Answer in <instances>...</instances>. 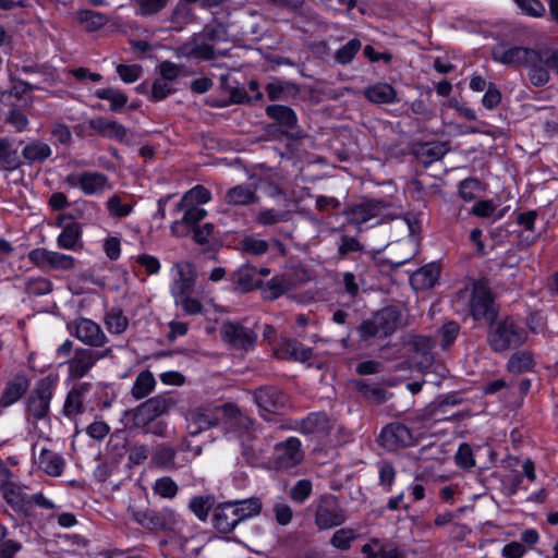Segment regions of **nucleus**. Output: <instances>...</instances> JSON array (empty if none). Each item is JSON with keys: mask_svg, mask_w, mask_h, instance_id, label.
Returning a JSON list of instances; mask_svg holds the SVG:
<instances>
[{"mask_svg": "<svg viewBox=\"0 0 558 558\" xmlns=\"http://www.w3.org/2000/svg\"><path fill=\"white\" fill-rule=\"evenodd\" d=\"M492 58L505 65L527 68L530 82L536 87L549 82V70L558 74V50L550 48L533 49L501 44L493 48Z\"/></svg>", "mask_w": 558, "mask_h": 558, "instance_id": "nucleus-1", "label": "nucleus"}, {"mask_svg": "<svg viewBox=\"0 0 558 558\" xmlns=\"http://www.w3.org/2000/svg\"><path fill=\"white\" fill-rule=\"evenodd\" d=\"M175 405L177 400L170 393L157 395L125 411L124 417L132 428L143 434L165 437L167 424L158 418L168 415Z\"/></svg>", "mask_w": 558, "mask_h": 558, "instance_id": "nucleus-2", "label": "nucleus"}, {"mask_svg": "<svg viewBox=\"0 0 558 558\" xmlns=\"http://www.w3.org/2000/svg\"><path fill=\"white\" fill-rule=\"evenodd\" d=\"M349 434L337 420L316 413V464H325L337 456V448L349 440Z\"/></svg>", "mask_w": 558, "mask_h": 558, "instance_id": "nucleus-3", "label": "nucleus"}, {"mask_svg": "<svg viewBox=\"0 0 558 558\" xmlns=\"http://www.w3.org/2000/svg\"><path fill=\"white\" fill-rule=\"evenodd\" d=\"M487 327L486 342L494 353L518 349L527 339V331L508 315L495 319Z\"/></svg>", "mask_w": 558, "mask_h": 558, "instance_id": "nucleus-4", "label": "nucleus"}, {"mask_svg": "<svg viewBox=\"0 0 558 558\" xmlns=\"http://www.w3.org/2000/svg\"><path fill=\"white\" fill-rule=\"evenodd\" d=\"M401 325V310L396 305H389L377 311L372 318L364 320L359 326V332L364 340L373 337L386 338L396 332Z\"/></svg>", "mask_w": 558, "mask_h": 558, "instance_id": "nucleus-5", "label": "nucleus"}, {"mask_svg": "<svg viewBox=\"0 0 558 558\" xmlns=\"http://www.w3.org/2000/svg\"><path fill=\"white\" fill-rule=\"evenodd\" d=\"M221 404L203 402L191 405L184 414L186 428L191 436L219 426Z\"/></svg>", "mask_w": 558, "mask_h": 558, "instance_id": "nucleus-6", "label": "nucleus"}, {"mask_svg": "<svg viewBox=\"0 0 558 558\" xmlns=\"http://www.w3.org/2000/svg\"><path fill=\"white\" fill-rule=\"evenodd\" d=\"M470 313L474 320L483 322L487 326L499 316V305L495 303V295L483 282H476L473 287Z\"/></svg>", "mask_w": 558, "mask_h": 558, "instance_id": "nucleus-7", "label": "nucleus"}, {"mask_svg": "<svg viewBox=\"0 0 558 558\" xmlns=\"http://www.w3.org/2000/svg\"><path fill=\"white\" fill-rule=\"evenodd\" d=\"M54 380L44 377L36 384L26 400V411L35 421L43 420L49 413L53 396Z\"/></svg>", "mask_w": 558, "mask_h": 558, "instance_id": "nucleus-8", "label": "nucleus"}, {"mask_svg": "<svg viewBox=\"0 0 558 558\" xmlns=\"http://www.w3.org/2000/svg\"><path fill=\"white\" fill-rule=\"evenodd\" d=\"M416 441L417 438L413 435L412 430L400 422L386 425L377 438L378 445L388 451L412 447Z\"/></svg>", "mask_w": 558, "mask_h": 558, "instance_id": "nucleus-9", "label": "nucleus"}, {"mask_svg": "<svg viewBox=\"0 0 558 558\" xmlns=\"http://www.w3.org/2000/svg\"><path fill=\"white\" fill-rule=\"evenodd\" d=\"M219 414V426L226 435L240 438L248 432L252 421L232 403L221 404Z\"/></svg>", "mask_w": 558, "mask_h": 558, "instance_id": "nucleus-10", "label": "nucleus"}, {"mask_svg": "<svg viewBox=\"0 0 558 558\" xmlns=\"http://www.w3.org/2000/svg\"><path fill=\"white\" fill-rule=\"evenodd\" d=\"M68 328L72 336L89 348H101L108 342L101 327L89 318L78 317Z\"/></svg>", "mask_w": 558, "mask_h": 558, "instance_id": "nucleus-11", "label": "nucleus"}, {"mask_svg": "<svg viewBox=\"0 0 558 558\" xmlns=\"http://www.w3.org/2000/svg\"><path fill=\"white\" fill-rule=\"evenodd\" d=\"M389 205L384 201L367 199L359 204H354L343 210L348 218V222L354 226H361L372 219H380L385 217V210Z\"/></svg>", "mask_w": 558, "mask_h": 558, "instance_id": "nucleus-12", "label": "nucleus"}, {"mask_svg": "<svg viewBox=\"0 0 558 558\" xmlns=\"http://www.w3.org/2000/svg\"><path fill=\"white\" fill-rule=\"evenodd\" d=\"M64 182L72 187H80L86 195H100L112 189L108 177L98 171L72 173L65 177Z\"/></svg>", "mask_w": 558, "mask_h": 558, "instance_id": "nucleus-13", "label": "nucleus"}, {"mask_svg": "<svg viewBox=\"0 0 558 558\" xmlns=\"http://www.w3.org/2000/svg\"><path fill=\"white\" fill-rule=\"evenodd\" d=\"M106 353H100L88 348H77L74 350L72 357L66 360L68 376L70 379H81L95 366V364L106 356Z\"/></svg>", "mask_w": 558, "mask_h": 558, "instance_id": "nucleus-14", "label": "nucleus"}, {"mask_svg": "<svg viewBox=\"0 0 558 558\" xmlns=\"http://www.w3.org/2000/svg\"><path fill=\"white\" fill-rule=\"evenodd\" d=\"M28 259L43 270H70L74 267V257L44 247L34 248L28 253Z\"/></svg>", "mask_w": 558, "mask_h": 558, "instance_id": "nucleus-15", "label": "nucleus"}, {"mask_svg": "<svg viewBox=\"0 0 558 558\" xmlns=\"http://www.w3.org/2000/svg\"><path fill=\"white\" fill-rule=\"evenodd\" d=\"M221 339L234 349L250 350L254 347L257 335L240 323L227 322L220 328Z\"/></svg>", "mask_w": 558, "mask_h": 558, "instance_id": "nucleus-16", "label": "nucleus"}, {"mask_svg": "<svg viewBox=\"0 0 558 558\" xmlns=\"http://www.w3.org/2000/svg\"><path fill=\"white\" fill-rule=\"evenodd\" d=\"M132 519L145 529L159 531L172 529L177 523V513L170 508H163L159 511H134Z\"/></svg>", "mask_w": 558, "mask_h": 558, "instance_id": "nucleus-17", "label": "nucleus"}, {"mask_svg": "<svg viewBox=\"0 0 558 558\" xmlns=\"http://www.w3.org/2000/svg\"><path fill=\"white\" fill-rule=\"evenodd\" d=\"M303 457L301 441L295 437L278 442L274 448V465L278 470H288L298 465Z\"/></svg>", "mask_w": 558, "mask_h": 558, "instance_id": "nucleus-18", "label": "nucleus"}, {"mask_svg": "<svg viewBox=\"0 0 558 558\" xmlns=\"http://www.w3.org/2000/svg\"><path fill=\"white\" fill-rule=\"evenodd\" d=\"M172 272V296H180L185 293H192L194 291L197 275L195 266L192 263L187 260L178 262L173 265Z\"/></svg>", "mask_w": 558, "mask_h": 558, "instance_id": "nucleus-19", "label": "nucleus"}, {"mask_svg": "<svg viewBox=\"0 0 558 558\" xmlns=\"http://www.w3.org/2000/svg\"><path fill=\"white\" fill-rule=\"evenodd\" d=\"M183 213L181 219H175L171 226V234L178 238L189 235L190 231L193 230L196 225L203 220L206 216V210L199 206L187 205L184 208H180V202L175 205L173 214Z\"/></svg>", "mask_w": 558, "mask_h": 558, "instance_id": "nucleus-20", "label": "nucleus"}, {"mask_svg": "<svg viewBox=\"0 0 558 558\" xmlns=\"http://www.w3.org/2000/svg\"><path fill=\"white\" fill-rule=\"evenodd\" d=\"M254 398L257 405L265 412L281 413L288 404L287 396L277 387L265 386L255 390Z\"/></svg>", "mask_w": 558, "mask_h": 558, "instance_id": "nucleus-21", "label": "nucleus"}, {"mask_svg": "<svg viewBox=\"0 0 558 558\" xmlns=\"http://www.w3.org/2000/svg\"><path fill=\"white\" fill-rule=\"evenodd\" d=\"M324 505L316 508V525L322 530L341 525L345 521L344 511L332 496L322 498Z\"/></svg>", "mask_w": 558, "mask_h": 558, "instance_id": "nucleus-22", "label": "nucleus"}, {"mask_svg": "<svg viewBox=\"0 0 558 558\" xmlns=\"http://www.w3.org/2000/svg\"><path fill=\"white\" fill-rule=\"evenodd\" d=\"M220 89L222 95L226 96V99L219 101L215 106L217 107H227L232 104H250L252 102V97L247 94L244 86L233 80L229 74L220 75Z\"/></svg>", "mask_w": 558, "mask_h": 558, "instance_id": "nucleus-23", "label": "nucleus"}, {"mask_svg": "<svg viewBox=\"0 0 558 558\" xmlns=\"http://www.w3.org/2000/svg\"><path fill=\"white\" fill-rule=\"evenodd\" d=\"M211 522L214 527L222 534H229L235 530L240 522L231 500L220 502L214 508Z\"/></svg>", "mask_w": 558, "mask_h": 558, "instance_id": "nucleus-24", "label": "nucleus"}, {"mask_svg": "<svg viewBox=\"0 0 558 558\" xmlns=\"http://www.w3.org/2000/svg\"><path fill=\"white\" fill-rule=\"evenodd\" d=\"M434 341L430 337L414 336L409 342L411 351L414 353L413 359L420 371L424 372L434 363Z\"/></svg>", "mask_w": 558, "mask_h": 558, "instance_id": "nucleus-25", "label": "nucleus"}, {"mask_svg": "<svg viewBox=\"0 0 558 558\" xmlns=\"http://www.w3.org/2000/svg\"><path fill=\"white\" fill-rule=\"evenodd\" d=\"M440 275V266L437 263H429L416 270L410 278L415 290H428L435 287Z\"/></svg>", "mask_w": 558, "mask_h": 558, "instance_id": "nucleus-26", "label": "nucleus"}, {"mask_svg": "<svg viewBox=\"0 0 558 558\" xmlns=\"http://www.w3.org/2000/svg\"><path fill=\"white\" fill-rule=\"evenodd\" d=\"M90 387L89 383H80L69 391L63 405L65 416L72 417L84 412V397Z\"/></svg>", "mask_w": 558, "mask_h": 558, "instance_id": "nucleus-27", "label": "nucleus"}, {"mask_svg": "<svg viewBox=\"0 0 558 558\" xmlns=\"http://www.w3.org/2000/svg\"><path fill=\"white\" fill-rule=\"evenodd\" d=\"M234 289L241 292H248L262 287V280L257 277V268L251 265L241 266L232 275Z\"/></svg>", "mask_w": 558, "mask_h": 558, "instance_id": "nucleus-28", "label": "nucleus"}, {"mask_svg": "<svg viewBox=\"0 0 558 558\" xmlns=\"http://www.w3.org/2000/svg\"><path fill=\"white\" fill-rule=\"evenodd\" d=\"M88 126L98 135L116 140L124 141L126 137V129L117 121H110L105 118H96L88 121Z\"/></svg>", "mask_w": 558, "mask_h": 558, "instance_id": "nucleus-29", "label": "nucleus"}, {"mask_svg": "<svg viewBox=\"0 0 558 558\" xmlns=\"http://www.w3.org/2000/svg\"><path fill=\"white\" fill-rule=\"evenodd\" d=\"M277 354L281 359L307 362L312 357V349L304 347L295 339H286L281 342L277 350Z\"/></svg>", "mask_w": 558, "mask_h": 558, "instance_id": "nucleus-30", "label": "nucleus"}, {"mask_svg": "<svg viewBox=\"0 0 558 558\" xmlns=\"http://www.w3.org/2000/svg\"><path fill=\"white\" fill-rule=\"evenodd\" d=\"M266 114L268 118L277 121L281 126L286 128L287 130L284 133L287 135H290L291 137L296 136V133H292L291 131L295 128L298 119L290 107L271 105L266 108Z\"/></svg>", "mask_w": 558, "mask_h": 558, "instance_id": "nucleus-31", "label": "nucleus"}, {"mask_svg": "<svg viewBox=\"0 0 558 558\" xmlns=\"http://www.w3.org/2000/svg\"><path fill=\"white\" fill-rule=\"evenodd\" d=\"M449 149V144L447 142L422 143L417 145L415 155L424 166H428L440 160Z\"/></svg>", "mask_w": 558, "mask_h": 558, "instance_id": "nucleus-32", "label": "nucleus"}, {"mask_svg": "<svg viewBox=\"0 0 558 558\" xmlns=\"http://www.w3.org/2000/svg\"><path fill=\"white\" fill-rule=\"evenodd\" d=\"M177 450L168 444H159L151 453L150 463L153 466L163 471H174L178 469L175 463Z\"/></svg>", "mask_w": 558, "mask_h": 558, "instance_id": "nucleus-33", "label": "nucleus"}, {"mask_svg": "<svg viewBox=\"0 0 558 558\" xmlns=\"http://www.w3.org/2000/svg\"><path fill=\"white\" fill-rule=\"evenodd\" d=\"M364 96L371 102L393 104L397 101V92L388 83H376L365 88Z\"/></svg>", "mask_w": 558, "mask_h": 558, "instance_id": "nucleus-34", "label": "nucleus"}, {"mask_svg": "<svg viewBox=\"0 0 558 558\" xmlns=\"http://www.w3.org/2000/svg\"><path fill=\"white\" fill-rule=\"evenodd\" d=\"M28 389V380L24 376H17L9 381L1 395L0 405L7 408L15 403Z\"/></svg>", "mask_w": 558, "mask_h": 558, "instance_id": "nucleus-35", "label": "nucleus"}, {"mask_svg": "<svg viewBox=\"0 0 558 558\" xmlns=\"http://www.w3.org/2000/svg\"><path fill=\"white\" fill-rule=\"evenodd\" d=\"M3 499L15 510H22L27 501L26 495L20 485L7 478L0 483Z\"/></svg>", "mask_w": 558, "mask_h": 558, "instance_id": "nucleus-36", "label": "nucleus"}, {"mask_svg": "<svg viewBox=\"0 0 558 558\" xmlns=\"http://www.w3.org/2000/svg\"><path fill=\"white\" fill-rule=\"evenodd\" d=\"M38 465L48 475L60 476L64 468V460L59 453L43 448L38 457Z\"/></svg>", "mask_w": 558, "mask_h": 558, "instance_id": "nucleus-37", "label": "nucleus"}, {"mask_svg": "<svg viewBox=\"0 0 558 558\" xmlns=\"http://www.w3.org/2000/svg\"><path fill=\"white\" fill-rule=\"evenodd\" d=\"M231 502L234 505V510L240 523L258 515L263 510V502L258 497L236 499L231 500Z\"/></svg>", "mask_w": 558, "mask_h": 558, "instance_id": "nucleus-38", "label": "nucleus"}, {"mask_svg": "<svg viewBox=\"0 0 558 558\" xmlns=\"http://www.w3.org/2000/svg\"><path fill=\"white\" fill-rule=\"evenodd\" d=\"M156 387V379L153 373L148 369L142 371L137 374L131 395L135 400H142L146 398Z\"/></svg>", "mask_w": 558, "mask_h": 558, "instance_id": "nucleus-39", "label": "nucleus"}, {"mask_svg": "<svg viewBox=\"0 0 558 558\" xmlns=\"http://www.w3.org/2000/svg\"><path fill=\"white\" fill-rule=\"evenodd\" d=\"M21 158L13 143L7 137H0V168L12 171L21 166Z\"/></svg>", "mask_w": 558, "mask_h": 558, "instance_id": "nucleus-40", "label": "nucleus"}, {"mask_svg": "<svg viewBox=\"0 0 558 558\" xmlns=\"http://www.w3.org/2000/svg\"><path fill=\"white\" fill-rule=\"evenodd\" d=\"M51 148L41 141H33L28 143L22 150V156L29 165L41 163L51 156Z\"/></svg>", "mask_w": 558, "mask_h": 558, "instance_id": "nucleus-41", "label": "nucleus"}, {"mask_svg": "<svg viewBox=\"0 0 558 558\" xmlns=\"http://www.w3.org/2000/svg\"><path fill=\"white\" fill-rule=\"evenodd\" d=\"M535 362L531 352L518 351L508 360L507 369L512 374H523L532 371Z\"/></svg>", "mask_w": 558, "mask_h": 558, "instance_id": "nucleus-42", "label": "nucleus"}, {"mask_svg": "<svg viewBox=\"0 0 558 558\" xmlns=\"http://www.w3.org/2000/svg\"><path fill=\"white\" fill-rule=\"evenodd\" d=\"M81 235L82 229L77 222L68 223L57 239L58 246L63 250H75Z\"/></svg>", "mask_w": 558, "mask_h": 558, "instance_id": "nucleus-43", "label": "nucleus"}, {"mask_svg": "<svg viewBox=\"0 0 558 558\" xmlns=\"http://www.w3.org/2000/svg\"><path fill=\"white\" fill-rule=\"evenodd\" d=\"M254 198L255 193L248 185L233 186L225 196V201L229 205H247L251 204Z\"/></svg>", "mask_w": 558, "mask_h": 558, "instance_id": "nucleus-44", "label": "nucleus"}, {"mask_svg": "<svg viewBox=\"0 0 558 558\" xmlns=\"http://www.w3.org/2000/svg\"><path fill=\"white\" fill-rule=\"evenodd\" d=\"M77 20L87 32H95L107 24L108 17L93 10H82L77 12Z\"/></svg>", "mask_w": 558, "mask_h": 558, "instance_id": "nucleus-45", "label": "nucleus"}, {"mask_svg": "<svg viewBox=\"0 0 558 558\" xmlns=\"http://www.w3.org/2000/svg\"><path fill=\"white\" fill-rule=\"evenodd\" d=\"M183 53L190 58L202 60H214L217 56L214 46L207 41L186 44L183 47Z\"/></svg>", "mask_w": 558, "mask_h": 558, "instance_id": "nucleus-46", "label": "nucleus"}, {"mask_svg": "<svg viewBox=\"0 0 558 558\" xmlns=\"http://www.w3.org/2000/svg\"><path fill=\"white\" fill-rule=\"evenodd\" d=\"M95 96L99 99L110 101V109L112 111L120 110L129 100L128 96L123 92L112 87L97 89L95 92Z\"/></svg>", "mask_w": 558, "mask_h": 558, "instance_id": "nucleus-47", "label": "nucleus"}, {"mask_svg": "<svg viewBox=\"0 0 558 558\" xmlns=\"http://www.w3.org/2000/svg\"><path fill=\"white\" fill-rule=\"evenodd\" d=\"M105 324L111 333L120 335L126 330L129 326V319L123 314L121 308L113 307L107 312Z\"/></svg>", "mask_w": 558, "mask_h": 558, "instance_id": "nucleus-48", "label": "nucleus"}, {"mask_svg": "<svg viewBox=\"0 0 558 558\" xmlns=\"http://www.w3.org/2000/svg\"><path fill=\"white\" fill-rule=\"evenodd\" d=\"M210 192L203 185H196L187 191L180 201V208H184L187 205L199 206L210 201Z\"/></svg>", "mask_w": 558, "mask_h": 558, "instance_id": "nucleus-49", "label": "nucleus"}, {"mask_svg": "<svg viewBox=\"0 0 558 558\" xmlns=\"http://www.w3.org/2000/svg\"><path fill=\"white\" fill-rule=\"evenodd\" d=\"M362 43L357 38L350 39L345 45L336 50L333 59L337 63L347 65L352 62L356 53L360 51Z\"/></svg>", "mask_w": 558, "mask_h": 558, "instance_id": "nucleus-50", "label": "nucleus"}, {"mask_svg": "<svg viewBox=\"0 0 558 558\" xmlns=\"http://www.w3.org/2000/svg\"><path fill=\"white\" fill-rule=\"evenodd\" d=\"M214 504L211 496H195L190 500L189 508L199 520L205 521Z\"/></svg>", "mask_w": 558, "mask_h": 558, "instance_id": "nucleus-51", "label": "nucleus"}, {"mask_svg": "<svg viewBox=\"0 0 558 558\" xmlns=\"http://www.w3.org/2000/svg\"><path fill=\"white\" fill-rule=\"evenodd\" d=\"M136 7V14L141 16H150L162 11L169 0H132Z\"/></svg>", "mask_w": 558, "mask_h": 558, "instance_id": "nucleus-52", "label": "nucleus"}, {"mask_svg": "<svg viewBox=\"0 0 558 558\" xmlns=\"http://www.w3.org/2000/svg\"><path fill=\"white\" fill-rule=\"evenodd\" d=\"M107 210L109 215L114 218H124L129 216L133 210V204L123 203L122 197L119 194H114L106 202Z\"/></svg>", "mask_w": 558, "mask_h": 558, "instance_id": "nucleus-53", "label": "nucleus"}, {"mask_svg": "<svg viewBox=\"0 0 558 558\" xmlns=\"http://www.w3.org/2000/svg\"><path fill=\"white\" fill-rule=\"evenodd\" d=\"M356 387L363 397L371 399L378 404L384 403L387 399L385 389L379 385L371 384L366 380H360L356 383Z\"/></svg>", "mask_w": 558, "mask_h": 558, "instance_id": "nucleus-54", "label": "nucleus"}, {"mask_svg": "<svg viewBox=\"0 0 558 558\" xmlns=\"http://www.w3.org/2000/svg\"><path fill=\"white\" fill-rule=\"evenodd\" d=\"M438 332L440 337V345L444 350H447L452 345L460 333V325L454 320L447 322Z\"/></svg>", "mask_w": 558, "mask_h": 558, "instance_id": "nucleus-55", "label": "nucleus"}, {"mask_svg": "<svg viewBox=\"0 0 558 558\" xmlns=\"http://www.w3.org/2000/svg\"><path fill=\"white\" fill-rule=\"evenodd\" d=\"M153 488L157 495L163 498H173L179 490L177 483L169 476L158 478Z\"/></svg>", "mask_w": 558, "mask_h": 558, "instance_id": "nucleus-56", "label": "nucleus"}, {"mask_svg": "<svg viewBox=\"0 0 558 558\" xmlns=\"http://www.w3.org/2000/svg\"><path fill=\"white\" fill-rule=\"evenodd\" d=\"M357 537L356 533L352 529H340L336 531L330 539L333 547L347 550L351 546V542Z\"/></svg>", "mask_w": 558, "mask_h": 558, "instance_id": "nucleus-57", "label": "nucleus"}, {"mask_svg": "<svg viewBox=\"0 0 558 558\" xmlns=\"http://www.w3.org/2000/svg\"><path fill=\"white\" fill-rule=\"evenodd\" d=\"M378 475H379V485L384 486L386 492H390L391 486L396 480V469L391 462L380 461L378 463Z\"/></svg>", "mask_w": 558, "mask_h": 558, "instance_id": "nucleus-58", "label": "nucleus"}, {"mask_svg": "<svg viewBox=\"0 0 558 558\" xmlns=\"http://www.w3.org/2000/svg\"><path fill=\"white\" fill-rule=\"evenodd\" d=\"M177 305H180L187 315H196L203 312V305L191 296V293L173 296Z\"/></svg>", "mask_w": 558, "mask_h": 558, "instance_id": "nucleus-59", "label": "nucleus"}, {"mask_svg": "<svg viewBox=\"0 0 558 558\" xmlns=\"http://www.w3.org/2000/svg\"><path fill=\"white\" fill-rule=\"evenodd\" d=\"M174 92L175 89L171 86L169 82L159 78L153 83L148 98L149 100L157 102L163 100Z\"/></svg>", "mask_w": 558, "mask_h": 558, "instance_id": "nucleus-60", "label": "nucleus"}, {"mask_svg": "<svg viewBox=\"0 0 558 558\" xmlns=\"http://www.w3.org/2000/svg\"><path fill=\"white\" fill-rule=\"evenodd\" d=\"M287 290L286 282L280 277L271 278L263 288V295L267 300H275L282 295Z\"/></svg>", "mask_w": 558, "mask_h": 558, "instance_id": "nucleus-61", "label": "nucleus"}, {"mask_svg": "<svg viewBox=\"0 0 558 558\" xmlns=\"http://www.w3.org/2000/svg\"><path fill=\"white\" fill-rule=\"evenodd\" d=\"M117 73L124 83H133L143 74V68L140 64H119Z\"/></svg>", "mask_w": 558, "mask_h": 558, "instance_id": "nucleus-62", "label": "nucleus"}, {"mask_svg": "<svg viewBox=\"0 0 558 558\" xmlns=\"http://www.w3.org/2000/svg\"><path fill=\"white\" fill-rule=\"evenodd\" d=\"M454 460L457 465L462 469H471L472 466H474L475 461L471 446L466 442L461 444L454 456Z\"/></svg>", "mask_w": 558, "mask_h": 558, "instance_id": "nucleus-63", "label": "nucleus"}, {"mask_svg": "<svg viewBox=\"0 0 558 558\" xmlns=\"http://www.w3.org/2000/svg\"><path fill=\"white\" fill-rule=\"evenodd\" d=\"M35 89H39V87L23 80L12 78L8 93L10 96L16 98L17 100H22L25 95Z\"/></svg>", "mask_w": 558, "mask_h": 558, "instance_id": "nucleus-64", "label": "nucleus"}]
</instances>
